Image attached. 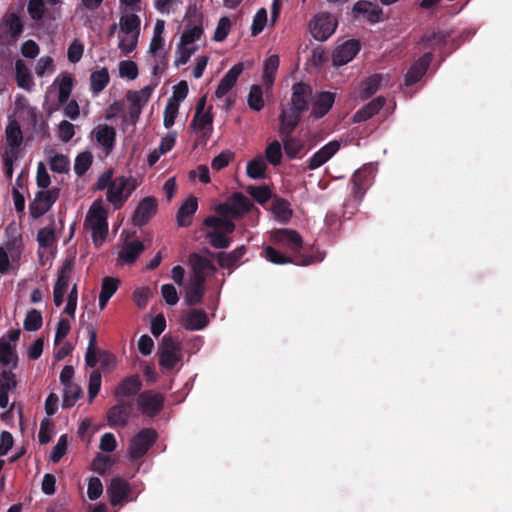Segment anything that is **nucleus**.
Wrapping results in <instances>:
<instances>
[{"instance_id": "1", "label": "nucleus", "mask_w": 512, "mask_h": 512, "mask_svg": "<svg viewBox=\"0 0 512 512\" xmlns=\"http://www.w3.org/2000/svg\"><path fill=\"white\" fill-rule=\"evenodd\" d=\"M15 105L22 121L27 122L35 136L41 139L50 137L47 119L42 114H39L37 109L31 106L24 96H17Z\"/></svg>"}, {"instance_id": "2", "label": "nucleus", "mask_w": 512, "mask_h": 512, "mask_svg": "<svg viewBox=\"0 0 512 512\" xmlns=\"http://www.w3.org/2000/svg\"><path fill=\"white\" fill-rule=\"evenodd\" d=\"M107 210L100 201H95L90 207L84 225L91 230L93 243L96 247L102 245L108 235Z\"/></svg>"}, {"instance_id": "3", "label": "nucleus", "mask_w": 512, "mask_h": 512, "mask_svg": "<svg viewBox=\"0 0 512 512\" xmlns=\"http://www.w3.org/2000/svg\"><path fill=\"white\" fill-rule=\"evenodd\" d=\"M136 187V181L132 177H116L114 179V183L107 191V200L114 206L115 209H120L123 207Z\"/></svg>"}, {"instance_id": "4", "label": "nucleus", "mask_w": 512, "mask_h": 512, "mask_svg": "<svg viewBox=\"0 0 512 512\" xmlns=\"http://www.w3.org/2000/svg\"><path fill=\"white\" fill-rule=\"evenodd\" d=\"M158 437L153 428L141 429L130 441L129 457L131 460L142 458L148 450L154 445Z\"/></svg>"}, {"instance_id": "5", "label": "nucleus", "mask_w": 512, "mask_h": 512, "mask_svg": "<svg viewBox=\"0 0 512 512\" xmlns=\"http://www.w3.org/2000/svg\"><path fill=\"white\" fill-rule=\"evenodd\" d=\"M60 189L53 187L48 190L38 191L34 200L29 204V213L33 219H38L47 213L58 200Z\"/></svg>"}, {"instance_id": "6", "label": "nucleus", "mask_w": 512, "mask_h": 512, "mask_svg": "<svg viewBox=\"0 0 512 512\" xmlns=\"http://www.w3.org/2000/svg\"><path fill=\"white\" fill-rule=\"evenodd\" d=\"M164 396L153 390H145L138 394L137 406L145 416L153 418L157 416L164 407Z\"/></svg>"}, {"instance_id": "7", "label": "nucleus", "mask_w": 512, "mask_h": 512, "mask_svg": "<svg viewBox=\"0 0 512 512\" xmlns=\"http://www.w3.org/2000/svg\"><path fill=\"white\" fill-rule=\"evenodd\" d=\"M309 27L314 39L325 41L334 33L337 21L330 13L323 12L313 18Z\"/></svg>"}, {"instance_id": "8", "label": "nucleus", "mask_w": 512, "mask_h": 512, "mask_svg": "<svg viewBox=\"0 0 512 512\" xmlns=\"http://www.w3.org/2000/svg\"><path fill=\"white\" fill-rule=\"evenodd\" d=\"M253 208V203L242 193L233 194L228 202L222 203L217 207V212L221 215H230L239 218Z\"/></svg>"}, {"instance_id": "9", "label": "nucleus", "mask_w": 512, "mask_h": 512, "mask_svg": "<svg viewBox=\"0 0 512 512\" xmlns=\"http://www.w3.org/2000/svg\"><path fill=\"white\" fill-rule=\"evenodd\" d=\"M181 349L179 344L171 336L165 335L162 339L159 352V364L163 368L173 369L181 360Z\"/></svg>"}, {"instance_id": "10", "label": "nucleus", "mask_w": 512, "mask_h": 512, "mask_svg": "<svg viewBox=\"0 0 512 512\" xmlns=\"http://www.w3.org/2000/svg\"><path fill=\"white\" fill-rule=\"evenodd\" d=\"M265 257L268 261L274 264H287L294 263L296 265L308 266L313 263L321 262L323 260V255H302L298 257L296 260H293L291 257L284 255L282 252L276 250L272 246H267L264 249Z\"/></svg>"}, {"instance_id": "11", "label": "nucleus", "mask_w": 512, "mask_h": 512, "mask_svg": "<svg viewBox=\"0 0 512 512\" xmlns=\"http://www.w3.org/2000/svg\"><path fill=\"white\" fill-rule=\"evenodd\" d=\"M157 211V200L154 197L148 196L143 198L137 205L133 216L132 222L137 227L146 225Z\"/></svg>"}, {"instance_id": "12", "label": "nucleus", "mask_w": 512, "mask_h": 512, "mask_svg": "<svg viewBox=\"0 0 512 512\" xmlns=\"http://www.w3.org/2000/svg\"><path fill=\"white\" fill-rule=\"evenodd\" d=\"M360 51V42L356 39H350L335 48L332 54V62L334 66H343L358 54Z\"/></svg>"}, {"instance_id": "13", "label": "nucleus", "mask_w": 512, "mask_h": 512, "mask_svg": "<svg viewBox=\"0 0 512 512\" xmlns=\"http://www.w3.org/2000/svg\"><path fill=\"white\" fill-rule=\"evenodd\" d=\"M373 179V172L370 167H362L355 171L352 176V194L355 199L361 201Z\"/></svg>"}, {"instance_id": "14", "label": "nucleus", "mask_w": 512, "mask_h": 512, "mask_svg": "<svg viewBox=\"0 0 512 512\" xmlns=\"http://www.w3.org/2000/svg\"><path fill=\"white\" fill-rule=\"evenodd\" d=\"M432 59L433 54L431 51H428L415 61L405 75L404 84L406 86H412L420 81L428 70Z\"/></svg>"}, {"instance_id": "15", "label": "nucleus", "mask_w": 512, "mask_h": 512, "mask_svg": "<svg viewBox=\"0 0 512 512\" xmlns=\"http://www.w3.org/2000/svg\"><path fill=\"white\" fill-rule=\"evenodd\" d=\"M130 492L131 488L129 483L120 477L112 478L110 485L107 488V494L112 506H117L125 501H130Z\"/></svg>"}, {"instance_id": "16", "label": "nucleus", "mask_w": 512, "mask_h": 512, "mask_svg": "<svg viewBox=\"0 0 512 512\" xmlns=\"http://www.w3.org/2000/svg\"><path fill=\"white\" fill-rule=\"evenodd\" d=\"M340 149V143L336 140L330 141L316 151L308 160L305 169L315 170L331 159Z\"/></svg>"}, {"instance_id": "17", "label": "nucleus", "mask_w": 512, "mask_h": 512, "mask_svg": "<svg viewBox=\"0 0 512 512\" xmlns=\"http://www.w3.org/2000/svg\"><path fill=\"white\" fill-rule=\"evenodd\" d=\"M94 135L96 142L103 148L105 155H110L116 143L117 134L115 128L107 124H99L94 129Z\"/></svg>"}, {"instance_id": "18", "label": "nucleus", "mask_w": 512, "mask_h": 512, "mask_svg": "<svg viewBox=\"0 0 512 512\" xmlns=\"http://www.w3.org/2000/svg\"><path fill=\"white\" fill-rule=\"evenodd\" d=\"M180 324L188 331H197L204 329L209 324V319L205 311L190 309L182 315Z\"/></svg>"}, {"instance_id": "19", "label": "nucleus", "mask_w": 512, "mask_h": 512, "mask_svg": "<svg viewBox=\"0 0 512 512\" xmlns=\"http://www.w3.org/2000/svg\"><path fill=\"white\" fill-rule=\"evenodd\" d=\"M312 97V87L303 82H297L292 86L291 105L298 111L308 109L309 100Z\"/></svg>"}, {"instance_id": "20", "label": "nucleus", "mask_w": 512, "mask_h": 512, "mask_svg": "<svg viewBox=\"0 0 512 512\" xmlns=\"http://www.w3.org/2000/svg\"><path fill=\"white\" fill-rule=\"evenodd\" d=\"M243 70L244 64L242 62L232 66L220 80V83L215 91V96L219 99L226 96L235 86L237 79Z\"/></svg>"}, {"instance_id": "21", "label": "nucleus", "mask_w": 512, "mask_h": 512, "mask_svg": "<svg viewBox=\"0 0 512 512\" xmlns=\"http://www.w3.org/2000/svg\"><path fill=\"white\" fill-rule=\"evenodd\" d=\"M247 253V247L245 245L238 246L233 251L218 252L215 254V258L220 268L230 270V273L234 271L240 264V260Z\"/></svg>"}, {"instance_id": "22", "label": "nucleus", "mask_w": 512, "mask_h": 512, "mask_svg": "<svg viewBox=\"0 0 512 512\" xmlns=\"http://www.w3.org/2000/svg\"><path fill=\"white\" fill-rule=\"evenodd\" d=\"M131 408V403L125 401L112 406L107 412L108 424L111 427H125L128 423Z\"/></svg>"}, {"instance_id": "23", "label": "nucleus", "mask_w": 512, "mask_h": 512, "mask_svg": "<svg viewBox=\"0 0 512 512\" xmlns=\"http://www.w3.org/2000/svg\"><path fill=\"white\" fill-rule=\"evenodd\" d=\"M335 93L329 91L320 92L312 105L310 116L315 119L324 117L335 102Z\"/></svg>"}, {"instance_id": "24", "label": "nucleus", "mask_w": 512, "mask_h": 512, "mask_svg": "<svg viewBox=\"0 0 512 512\" xmlns=\"http://www.w3.org/2000/svg\"><path fill=\"white\" fill-rule=\"evenodd\" d=\"M142 382L139 375H131L124 378L116 387L114 395L119 400L124 397H132L139 393Z\"/></svg>"}, {"instance_id": "25", "label": "nucleus", "mask_w": 512, "mask_h": 512, "mask_svg": "<svg viewBox=\"0 0 512 512\" xmlns=\"http://www.w3.org/2000/svg\"><path fill=\"white\" fill-rule=\"evenodd\" d=\"M273 239L278 243L286 245L294 252H298L302 248V237L296 230L277 229L273 232Z\"/></svg>"}, {"instance_id": "26", "label": "nucleus", "mask_w": 512, "mask_h": 512, "mask_svg": "<svg viewBox=\"0 0 512 512\" xmlns=\"http://www.w3.org/2000/svg\"><path fill=\"white\" fill-rule=\"evenodd\" d=\"M352 11L355 15H362L372 24L378 23L382 20L381 16L383 14V10L377 4H373L368 1L356 2Z\"/></svg>"}, {"instance_id": "27", "label": "nucleus", "mask_w": 512, "mask_h": 512, "mask_svg": "<svg viewBox=\"0 0 512 512\" xmlns=\"http://www.w3.org/2000/svg\"><path fill=\"white\" fill-rule=\"evenodd\" d=\"M303 111H298L294 107H291L289 110H283L280 115V135L288 136L290 135L295 128L298 126L301 114Z\"/></svg>"}, {"instance_id": "28", "label": "nucleus", "mask_w": 512, "mask_h": 512, "mask_svg": "<svg viewBox=\"0 0 512 512\" xmlns=\"http://www.w3.org/2000/svg\"><path fill=\"white\" fill-rule=\"evenodd\" d=\"M386 100L383 96H378L364 105L353 115L354 123H361L376 115L385 105Z\"/></svg>"}, {"instance_id": "29", "label": "nucleus", "mask_w": 512, "mask_h": 512, "mask_svg": "<svg viewBox=\"0 0 512 512\" xmlns=\"http://www.w3.org/2000/svg\"><path fill=\"white\" fill-rule=\"evenodd\" d=\"M198 209V201L194 196L189 197L177 212V224L180 227H188L192 224V217Z\"/></svg>"}, {"instance_id": "30", "label": "nucleus", "mask_w": 512, "mask_h": 512, "mask_svg": "<svg viewBox=\"0 0 512 512\" xmlns=\"http://www.w3.org/2000/svg\"><path fill=\"white\" fill-rule=\"evenodd\" d=\"M449 37V33L443 31H427L421 37L419 45L422 49L432 52L435 48L444 45Z\"/></svg>"}, {"instance_id": "31", "label": "nucleus", "mask_w": 512, "mask_h": 512, "mask_svg": "<svg viewBox=\"0 0 512 512\" xmlns=\"http://www.w3.org/2000/svg\"><path fill=\"white\" fill-rule=\"evenodd\" d=\"M6 150L18 151L23 142V133L19 123L16 120H10L5 129Z\"/></svg>"}, {"instance_id": "32", "label": "nucleus", "mask_w": 512, "mask_h": 512, "mask_svg": "<svg viewBox=\"0 0 512 512\" xmlns=\"http://www.w3.org/2000/svg\"><path fill=\"white\" fill-rule=\"evenodd\" d=\"M2 25L7 28L12 42H16L24 30L20 16L15 12L7 13L2 19Z\"/></svg>"}, {"instance_id": "33", "label": "nucleus", "mask_w": 512, "mask_h": 512, "mask_svg": "<svg viewBox=\"0 0 512 512\" xmlns=\"http://www.w3.org/2000/svg\"><path fill=\"white\" fill-rule=\"evenodd\" d=\"M141 19L136 12L123 13L119 20L120 33L140 35Z\"/></svg>"}, {"instance_id": "34", "label": "nucleus", "mask_w": 512, "mask_h": 512, "mask_svg": "<svg viewBox=\"0 0 512 512\" xmlns=\"http://www.w3.org/2000/svg\"><path fill=\"white\" fill-rule=\"evenodd\" d=\"M145 247L139 240L128 242L119 253V260L132 264L136 262Z\"/></svg>"}, {"instance_id": "35", "label": "nucleus", "mask_w": 512, "mask_h": 512, "mask_svg": "<svg viewBox=\"0 0 512 512\" xmlns=\"http://www.w3.org/2000/svg\"><path fill=\"white\" fill-rule=\"evenodd\" d=\"M110 81V76L107 68L93 71L90 75V90L94 95L102 92Z\"/></svg>"}, {"instance_id": "36", "label": "nucleus", "mask_w": 512, "mask_h": 512, "mask_svg": "<svg viewBox=\"0 0 512 512\" xmlns=\"http://www.w3.org/2000/svg\"><path fill=\"white\" fill-rule=\"evenodd\" d=\"M272 212L275 218L282 223H287L293 213L290 203L286 199L277 196L273 199Z\"/></svg>"}, {"instance_id": "37", "label": "nucleus", "mask_w": 512, "mask_h": 512, "mask_svg": "<svg viewBox=\"0 0 512 512\" xmlns=\"http://www.w3.org/2000/svg\"><path fill=\"white\" fill-rule=\"evenodd\" d=\"M15 71V79L17 85L22 89L30 91L34 85L33 79L29 72V69L26 67L25 63L22 60H17L15 62Z\"/></svg>"}, {"instance_id": "38", "label": "nucleus", "mask_w": 512, "mask_h": 512, "mask_svg": "<svg viewBox=\"0 0 512 512\" xmlns=\"http://www.w3.org/2000/svg\"><path fill=\"white\" fill-rule=\"evenodd\" d=\"M58 82V102L64 105L71 95L73 89V77L69 73H64L56 79Z\"/></svg>"}, {"instance_id": "39", "label": "nucleus", "mask_w": 512, "mask_h": 512, "mask_svg": "<svg viewBox=\"0 0 512 512\" xmlns=\"http://www.w3.org/2000/svg\"><path fill=\"white\" fill-rule=\"evenodd\" d=\"M55 230V222L52 221L49 225L38 231L37 242L40 248L48 249L56 244L57 238Z\"/></svg>"}, {"instance_id": "40", "label": "nucleus", "mask_w": 512, "mask_h": 512, "mask_svg": "<svg viewBox=\"0 0 512 512\" xmlns=\"http://www.w3.org/2000/svg\"><path fill=\"white\" fill-rule=\"evenodd\" d=\"M382 83V75L373 74L366 78L361 84L360 97L366 100L374 95L380 88Z\"/></svg>"}, {"instance_id": "41", "label": "nucleus", "mask_w": 512, "mask_h": 512, "mask_svg": "<svg viewBox=\"0 0 512 512\" xmlns=\"http://www.w3.org/2000/svg\"><path fill=\"white\" fill-rule=\"evenodd\" d=\"M279 56L271 55L269 56L264 63V71H263V82L267 87H271L275 80V74L279 67Z\"/></svg>"}, {"instance_id": "42", "label": "nucleus", "mask_w": 512, "mask_h": 512, "mask_svg": "<svg viewBox=\"0 0 512 512\" xmlns=\"http://www.w3.org/2000/svg\"><path fill=\"white\" fill-rule=\"evenodd\" d=\"M74 268V258L68 257L62 263V266L57 274L56 287L66 289L69 286V280Z\"/></svg>"}, {"instance_id": "43", "label": "nucleus", "mask_w": 512, "mask_h": 512, "mask_svg": "<svg viewBox=\"0 0 512 512\" xmlns=\"http://www.w3.org/2000/svg\"><path fill=\"white\" fill-rule=\"evenodd\" d=\"M204 225L207 227L217 228L218 230H221L223 234H231L236 228L232 220L217 216H208L205 218Z\"/></svg>"}, {"instance_id": "44", "label": "nucleus", "mask_w": 512, "mask_h": 512, "mask_svg": "<svg viewBox=\"0 0 512 512\" xmlns=\"http://www.w3.org/2000/svg\"><path fill=\"white\" fill-rule=\"evenodd\" d=\"M82 389L76 383L66 385L63 389L62 407L64 409L71 408L76 401L82 396Z\"/></svg>"}, {"instance_id": "45", "label": "nucleus", "mask_w": 512, "mask_h": 512, "mask_svg": "<svg viewBox=\"0 0 512 512\" xmlns=\"http://www.w3.org/2000/svg\"><path fill=\"white\" fill-rule=\"evenodd\" d=\"M13 367L16 368L18 364V357L14 347L4 338L0 339V363L4 366L9 365L11 362Z\"/></svg>"}, {"instance_id": "46", "label": "nucleus", "mask_w": 512, "mask_h": 512, "mask_svg": "<svg viewBox=\"0 0 512 512\" xmlns=\"http://www.w3.org/2000/svg\"><path fill=\"white\" fill-rule=\"evenodd\" d=\"M153 89L154 88L152 86L148 85L139 91H128L126 98L131 104L138 105L142 108L150 99Z\"/></svg>"}, {"instance_id": "47", "label": "nucleus", "mask_w": 512, "mask_h": 512, "mask_svg": "<svg viewBox=\"0 0 512 512\" xmlns=\"http://www.w3.org/2000/svg\"><path fill=\"white\" fill-rule=\"evenodd\" d=\"M97 334L94 330L90 331L89 343L85 354V363L89 367H95L99 363V355L97 348Z\"/></svg>"}, {"instance_id": "48", "label": "nucleus", "mask_w": 512, "mask_h": 512, "mask_svg": "<svg viewBox=\"0 0 512 512\" xmlns=\"http://www.w3.org/2000/svg\"><path fill=\"white\" fill-rule=\"evenodd\" d=\"M267 166L262 158H254L247 163L246 173L252 179H263L266 176Z\"/></svg>"}, {"instance_id": "49", "label": "nucleus", "mask_w": 512, "mask_h": 512, "mask_svg": "<svg viewBox=\"0 0 512 512\" xmlns=\"http://www.w3.org/2000/svg\"><path fill=\"white\" fill-rule=\"evenodd\" d=\"M212 107L210 106L208 111L202 112L201 114L195 113L191 126L194 130L204 131L208 129L212 131L213 115L211 114Z\"/></svg>"}, {"instance_id": "50", "label": "nucleus", "mask_w": 512, "mask_h": 512, "mask_svg": "<svg viewBox=\"0 0 512 512\" xmlns=\"http://www.w3.org/2000/svg\"><path fill=\"white\" fill-rule=\"evenodd\" d=\"M93 155L90 151L79 153L74 162V172L77 176H83L91 167Z\"/></svg>"}, {"instance_id": "51", "label": "nucleus", "mask_w": 512, "mask_h": 512, "mask_svg": "<svg viewBox=\"0 0 512 512\" xmlns=\"http://www.w3.org/2000/svg\"><path fill=\"white\" fill-rule=\"evenodd\" d=\"M246 191L257 203L261 205H264L272 197L271 190L266 185H250L246 188Z\"/></svg>"}, {"instance_id": "52", "label": "nucleus", "mask_w": 512, "mask_h": 512, "mask_svg": "<svg viewBox=\"0 0 512 512\" xmlns=\"http://www.w3.org/2000/svg\"><path fill=\"white\" fill-rule=\"evenodd\" d=\"M282 137L284 151L287 157H289L290 159L298 157L300 152L304 148V144L299 139L291 137V134Z\"/></svg>"}, {"instance_id": "53", "label": "nucleus", "mask_w": 512, "mask_h": 512, "mask_svg": "<svg viewBox=\"0 0 512 512\" xmlns=\"http://www.w3.org/2000/svg\"><path fill=\"white\" fill-rule=\"evenodd\" d=\"M210 245L215 249H226L231 244V239L227 237L221 230L214 228L206 235Z\"/></svg>"}, {"instance_id": "54", "label": "nucleus", "mask_w": 512, "mask_h": 512, "mask_svg": "<svg viewBox=\"0 0 512 512\" xmlns=\"http://www.w3.org/2000/svg\"><path fill=\"white\" fill-rule=\"evenodd\" d=\"M189 261L193 272L206 273L208 270L215 271L212 262L198 253L190 254Z\"/></svg>"}, {"instance_id": "55", "label": "nucleus", "mask_w": 512, "mask_h": 512, "mask_svg": "<svg viewBox=\"0 0 512 512\" xmlns=\"http://www.w3.org/2000/svg\"><path fill=\"white\" fill-rule=\"evenodd\" d=\"M248 106L254 111H260L264 107L263 91L261 86L252 85L248 94Z\"/></svg>"}, {"instance_id": "56", "label": "nucleus", "mask_w": 512, "mask_h": 512, "mask_svg": "<svg viewBox=\"0 0 512 512\" xmlns=\"http://www.w3.org/2000/svg\"><path fill=\"white\" fill-rule=\"evenodd\" d=\"M203 34V28L201 24H197L194 26L186 25L182 35L180 43L181 45H189L199 40Z\"/></svg>"}, {"instance_id": "57", "label": "nucleus", "mask_w": 512, "mask_h": 512, "mask_svg": "<svg viewBox=\"0 0 512 512\" xmlns=\"http://www.w3.org/2000/svg\"><path fill=\"white\" fill-rule=\"evenodd\" d=\"M265 158L273 166H277L282 161V149L279 141L274 140L268 144L265 149Z\"/></svg>"}, {"instance_id": "58", "label": "nucleus", "mask_w": 512, "mask_h": 512, "mask_svg": "<svg viewBox=\"0 0 512 512\" xmlns=\"http://www.w3.org/2000/svg\"><path fill=\"white\" fill-rule=\"evenodd\" d=\"M43 323L42 314L36 309L30 310L24 319V329L27 331H37Z\"/></svg>"}, {"instance_id": "59", "label": "nucleus", "mask_w": 512, "mask_h": 512, "mask_svg": "<svg viewBox=\"0 0 512 512\" xmlns=\"http://www.w3.org/2000/svg\"><path fill=\"white\" fill-rule=\"evenodd\" d=\"M119 75L122 78L134 80L138 76V66L134 61L123 60L119 63Z\"/></svg>"}, {"instance_id": "60", "label": "nucleus", "mask_w": 512, "mask_h": 512, "mask_svg": "<svg viewBox=\"0 0 512 512\" xmlns=\"http://www.w3.org/2000/svg\"><path fill=\"white\" fill-rule=\"evenodd\" d=\"M178 110L179 104L174 100H168L164 110L163 119V124L166 128H170L174 125Z\"/></svg>"}, {"instance_id": "61", "label": "nucleus", "mask_w": 512, "mask_h": 512, "mask_svg": "<svg viewBox=\"0 0 512 512\" xmlns=\"http://www.w3.org/2000/svg\"><path fill=\"white\" fill-rule=\"evenodd\" d=\"M16 387V375L10 370H3L0 374V391L9 393Z\"/></svg>"}, {"instance_id": "62", "label": "nucleus", "mask_w": 512, "mask_h": 512, "mask_svg": "<svg viewBox=\"0 0 512 512\" xmlns=\"http://www.w3.org/2000/svg\"><path fill=\"white\" fill-rule=\"evenodd\" d=\"M70 161L64 154H56L50 159V169L57 173H67Z\"/></svg>"}, {"instance_id": "63", "label": "nucleus", "mask_w": 512, "mask_h": 512, "mask_svg": "<svg viewBox=\"0 0 512 512\" xmlns=\"http://www.w3.org/2000/svg\"><path fill=\"white\" fill-rule=\"evenodd\" d=\"M266 23H267V11L265 8H260L254 18H253V23H252V26H251V34L253 36H257L258 34H260L264 27L266 26Z\"/></svg>"}, {"instance_id": "64", "label": "nucleus", "mask_w": 512, "mask_h": 512, "mask_svg": "<svg viewBox=\"0 0 512 512\" xmlns=\"http://www.w3.org/2000/svg\"><path fill=\"white\" fill-rule=\"evenodd\" d=\"M27 11L30 15V17L35 20L39 21L43 18L45 13V3L43 0H29Z\"/></svg>"}]
</instances>
